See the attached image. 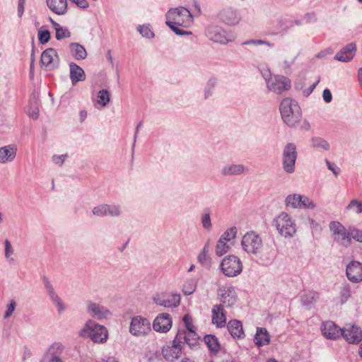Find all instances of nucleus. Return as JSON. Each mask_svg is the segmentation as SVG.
<instances>
[{
    "label": "nucleus",
    "mask_w": 362,
    "mask_h": 362,
    "mask_svg": "<svg viewBox=\"0 0 362 362\" xmlns=\"http://www.w3.org/2000/svg\"><path fill=\"white\" fill-rule=\"evenodd\" d=\"M49 8L57 15H64L67 11L66 0H47Z\"/></svg>",
    "instance_id": "obj_24"
},
{
    "label": "nucleus",
    "mask_w": 362,
    "mask_h": 362,
    "mask_svg": "<svg viewBox=\"0 0 362 362\" xmlns=\"http://www.w3.org/2000/svg\"><path fill=\"white\" fill-rule=\"evenodd\" d=\"M145 358L148 362H158V351L147 352Z\"/></svg>",
    "instance_id": "obj_57"
},
{
    "label": "nucleus",
    "mask_w": 362,
    "mask_h": 362,
    "mask_svg": "<svg viewBox=\"0 0 362 362\" xmlns=\"http://www.w3.org/2000/svg\"><path fill=\"white\" fill-rule=\"evenodd\" d=\"M16 148L13 145H8L0 148V163L11 162L16 156Z\"/></svg>",
    "instance_id": "obj_23"
},
{
    "label": "nucleus",
    "mask_w": 362,
    "mask_h": 362,
    "mask_svg": "<svg viewBox=\"0 0 362 362\" xmlns=\"http://www.w3.org/2000/svg\"><path fill=\"white\" fill-rule=\"evenodd\" d=\"M71 36V33L66 27L61 26L55 31V37L57 40H62Z\"/></svg>",
    "instance_id": "obj_47"
},
{
    "label": "nucleus",
    "mask_w": 362,
    "mask_h": 362,
    "mask_svg": "<svg viewBox=\"0 0 362 362\" xmlns=\"http://www.w3.org/2000/svg\"><path fill=\"white\" fill-rule=\"evenodd\" d=\"M47 292L52 301L57 305L58 313H61L64 310L65 306L61 298L55 292L54 287L50 288V289H47Z\"/></svg>",
    "instance_id": "obj_33"
},
{
    "label": "nucleus",
    "mask_w": 362,
    "mask_h": 362,
    "mask_svg": "<svg viewBox=\"0 0 362 362\" xmlns=\"http://www.w3.org/2000/svg\"><path fill=\"white\" fill-rule=\"evenodd\" d=\"M87 310L92 317L98 320L107 319L111 315L107 308L91 301L88 303Z\"/></svg>",
    "instance_id": "obj_17"
},
{
    "label": "nucleus",
    "mask_w": 362,
    "mask_h": 362,
    "mask_svg": "<svg viewBox=\"0 0 362 362\" xmlns=\"http://www.w3.org/2000/svg\"><path fill=\"white\" fill-rule=\"evenodd\" d=\"M88 332V336L95 343H103L108 337V332L105 327L98 324H94L92 327H88V324L86 328L81 332Z\"/></svg>",
    "instance_id": "obj_12"
},
{
    "label": "nucleus",
    "mask_w": 362,
    "mask_h": 362,
    "mask_svg": "<svg viewBox=\"0 0 362 362\" xmlns=\"http://www.w3.org/2000/svg\"><path fill=\"white\" fill-rule=\"evenodd\" d=\"M180 296L179 294H170L167 298L160 302V305L165 308H176L180 303Z\"/></svg>",
    "instance_id": "obj_31"
},
{
    "label": "nucleus",
    "mask_w": 362,
    "mask_h": 362,
    "mask_svg": "<svg viewBox=\"0 0 362 362\" xmlns=\"http://www.w3.org/2000/svg\"><path fill=\"white\" fill-rule=\"evenodd\" d=\"M211 321L217 327L221 328L226 324V317L223 311V305H215L212 308Z\"/></svg>",
    "instance_id": "obj_21"
},
{
    "label": "nucleus",
    "mask_w": 362,
    "mask_h": 362,
    "mask_svg": "<svg viewBox=\"0 0 362 362\" xmlns=\"http://www.w3.org/2000/svg\"><path fill=\"white\" fill-rule=\"evenodd\" d=\"M34 64H35V50L34 45L33 46L32 53L30 55V70H29V76L31 79L34 77Z\"/></svg>",
    "instance_id": "obj_60"
},
{
    "label": "nucleus",
    "mask_w": 362,
    "mask_h": 362,
    "mask_svg": "<svg viewBox=\"0 0 362 362\" xmlns=\"http://www.w3.org/2000/svg\"><path fill=\"white\" fill-rule=\"evenodd\" d=\"M218 18L222 22L230 25H237L241 20V16L238 11L230 7L220 11Z\"/></svg>",
    "instance_id": "obj_16"
},
{
    "label": "nucleus",
    "mask_w": 362,
    "mask_h": 362,
    "mask_svg": "<svg viewBox=\"0 0 362 362\" xmlns=\"http://www.w3.org/2000/svg\"><path fill=\"white\" fill-rule=\"evenodd\" d=\"M232 245H233V243H228L226 240L219 238L216 245V255L221 257L225 255L226 252L229 251Z\"/></svg>",
    "instance_id": "obj_34"
},
{
    "label": "nucleus",
    "mask_w": 362,
    "mask_h": 362,
    "mask_svg": "<svg viewBox=\"0 0 362 362\" xmlns=\"http://www.w3.org/2000/svg\"><path fill=\"white\" fill-rule=\"evenodd\" d=\"M44 27H42L38 30V40L42 45H45L50 40V32L48 30L43 29Z\"/></svg>",
    "instance_id": "obj_43"
},
{
    "label": "nucleus",
    "mask_w": 362,
    "mask_h": 362,
    "mask_svg": "<svg viewBox=\"0 0 362 362\" xmlns=\"http://www.w3.org/2000/svg\"><path fill=\"white\" fill-rule=\"evenodd\" d=\"M322 97L325 102L327 103H330L332 100V95L329 89H325L322 93Z\"/></svg>",
    "instance_id": "obj_62"
},
{
    "label": "nucleus",
    "mask_w": 362,
    "mask_h": 362,
    "mask_svg": "<svg viewBox=\"0 0 362 362\" xmlns=\"http://www.w3.org/2000/svg\"><path fill=\"white\" fill-rule=\"evenodd\" d=\"M265 79L268 89L274 93L281 94L291 88V81L285 76H274Z\"/></svg>",
    "instance_id": "obj_10"
},
{
    "label": "nucleus",
    "mask_w": 362,
    "mask_h": 362,
    "mask_svg": "<svg viewBox=\"0 0 362 362\" xmlns=\"http://www.w3.org/2000/svg\"><path fill=\"white\" fill-rule=\"evenodd\" d=\"M204 341L211 353L217 354L220 351L221 345L215 335L206 334L204 337Z\"/></svg>",
    "instance_id": "obj_29"
},
{
    "label": "nucleus",
    "mask_w": 362,
    "mask_h": 362,
    "mask_svg": "<svg viewBox=\"0 0 362 362\" xmlns=\"http://www.w3.org/2000/svg\"><path fill=\"white\" fill-rule=\"evenodd\" d=\"M16 307V302L14 300H11L10 303L6 305V310L4 313V318H8L14 312Z\"/></svg>",
    "instance_id": "obj_50"
},
{
    "label": "nucleus",
    "mask_w": 362,
    "mask_h": 362,
    "mask_svg": "<svg viewBox=\"0 0 362 362\" xmlns=\"http://www.w3.org/2000/svg\"><path fill=\"white\" fill-rule=\"evenodd\" d=\"M329 229L334 235V240L340 245L348 247L352 241L350 238L349 228L346 229L339 221H332L329 223Z\"/></svg>",
    "instance_id": "obj_7"
},
{
    "label": "nucleus",
    "mask_w": 362,
    "mask_h": 362,
    "mask_svg": "<svg viewBox=\"0 0 362 362\" xmlns=\"http://www.w3.org/2000/svg\"><path fill=\"white\" fill-rule=\"evenodd\" d=\"M351 286L349 284H346L341 287L339 295L341 304L346 303L349 300L351 297Z\"/></svg>",
    "instance_id": "obj_40"
},
{
    "label": "nucleus",
    "mask_w": 362,
    "mask_h": 362,
    "mask_svg": "<svg viewBox=\"0 0 362 362\" xmlns=\"http://www.w3.org/2000/svg\"><path fill=\"white\" fill-rule=\"evenodd\" d=\"M220 268L225 276L234 277L242 272L243 264L238 257L228 255L222 260Z\"/></svg>",
    "instance_id": "obj_5"
},
{
    "label": "nucleus",
    "mask_w": 362,
    "mask_h": 362,
    "mask_svg": "<svg viewBox=\"0 0 362 362\" xmlns=\"http://www.w3.org/2000/svg\"><path fill=\"white\" fill-rule=\"evenodd\" d=\"M202 223L203 227L206 230H209L211 228V222L209 213H206L203 215L202 218Z\"/></svg>",
    "instance_id": "obj_56"
},
{
    "label": "nucleus",
    "mask_w": 362,
    "mask_h": 362,
    "mask_svg": "<svg viewBox=\"0 0 362 362\" xmlns=\"http://www.w3.org/2000/svg\"><path fill=\"white\" fill-rule=\"evenodd\" d=\"M296 57H292L290 59H286L283 62V68L284 69H289L291 68V66L293 64L295 60H296Z\"/></svg>",
    "instance_id": "obj_64"
},
{
    "label": "nucleus",
    "mask_w": 362,
    "mask_h": 362,
    "mask_svg": "<svg viewBox=\"0 0 362 362\" xmlns=\"http://www.w3.org/2000/svg\"><path fill=\"white\" fill-rule=\"evenodd\" d=\"M215 84H216L215 79H210L209 81V82L207 83L206 90H205V94H204V97L206 99L208 98L209 97V95H211V90L214 88V87L215 86Z\"/></svg>",
    "instance_id": "obj_58"
},
{
    "label": "nucleus",
    "mask_w": 362,
    "mask_h": 362,
    "mask_svg": "<svg viewBox=\"0 0 362 362\" xmlns=\"http://www.w3.org/2000/svg\"><path fill=\"white\" fill-rule=\"evenodd\" d=\"M300 194H293L287 196L285 200V204L287 207L293 209L300 208Z\"/></svg>",
    "instance_id": "obj_35"
},
{
    "label": "nucleus",
    "mask_w": 362,
    "mask_h": 362,
    "mask_svg": "<svg viewBox=\"0 0 362 362\" xmlns=\"http://www.w3.org/2000/svg\"><path fill=\"white\" fill-rule=\"evenodd\" d=\"M227 328L233 338H243L245 337L243 325L240 321L233 320L227 324Z\"/></svg>",
    "instance_id": "obj_25"
},
{
    "label": "nucleus",
    "mask_w": 362,
    "mask_h": 362,
    "mask_svg": "<svg viewBox=\"0 0 362 362\" xmlns=\"http://www.w3.org/2000/svg\"><path fill=\"white\" fill-rule=\"evenodd\" d=\"M151 331V325L150 321L141 316L136 315L132 318L129 332L137 337H144Z\"/></svg>",
    "instance_id": "obj_8"
},
{
    "label": "nucleus",
    "mask_w": 362,
    "mask_h": 362,
    "mask_svg": "<svg viewBox=\"0 0 362 362\" xmlns=\"http://www.w3.org/2000/svg\"><path fill=\"white\" fill-rule=\"evenodd\" d=\"M175 338L177 339V341H182V339H183L185 343L192 349L199 345V338L195 331H189V332L178 331Z\"/></svg>",
    "instance_id": "obj_19"
},
{
    "label": "nucleus",
    "mask_w": 362,
    "mask_h": 362,
    "mask_svg": "<svg viewBox=\"0 0 362 362\" xmlns=\"http://www.w3.org/2000/svg\"><path fill=\"white\" fill-rule=\"evenodd\" d=\"M243 45H267L271 47L272 45L269 42L262 40H250L243 42Z\"/></svg>",
    "instance_id": "obj_59"
},
{
    "label": "nucleus",
    "mask_w": 362,
    "mask_h": 362,
    "mask_svg": "<svg viewBox=\"0 0 362 362\" xmlns=\"http://www.w3.org/2000/svg\"><path fill=\"white\" fill-rule=\"evenodd\" d=\"M322 334L329 339H337L341 337V328L332 321H327L322 326Z\"/></svg>",
    "instance_id": "obj_18"
},
{
    "label": "nucleus",
    "mask_w": 362,
    "mask_h": 362,
    "mask_svg": "<svg viewBox=\"0 0 362 362\" xmlns=\"http://www.w3.org/2000/svg\"><path fill=\"white\" fill-rule=\"evenodd\" d=\"M197 288V282L194 279L187 280L183 285L182 291L185 296L192 294Z\"/></svg>",
    "instance_id": "obj_39"
},
{
    "label": "nucleus",
    "mask_w": 362,
    "mask_h": 362,
    "mask_svg": "<svg viewBox=\"0 0 362 362\" xmlns=\"http://www.w3.org/2000/svg\"><path fill=\"white\" fill-rule=\"evenodd\" d=\"M105 215L112 217H117L121 214V206L116 204H105Z\"/></svg>",
    "instance_id": "obj_36"
},
{
    "label": "nucleus",
    "mask_w": 362,
    "mask_h": 362,
    "mask_svg": "<svg viewBox=\"0 0 362 362\" xmlns=\"http://www.w3.org/2000/svg\"><path fill=\"white\" fill-rule=\"evenodd\" d=\"M182 320L186 327V329L183 330L184 332H189V331H195L192 323V320L189 315H185L182 318Z\"/></svg>",
    "instance_id": "obj_53"
},
{
    "label": "nucleus",
    "mask_w": 362,
    "mask_h": 362,
    "mask_svg": "<svg viewBox=\"0 0 362 362\" xmlns=\"http://www.w3.org/2000/svg\"><path fill=\"white\" fill-rule=\"evenodd\" d=\"M348 210H354L356 214H362V202L358 199H352L346 206Z\"/></svg>",
    "instance_id": "obj_46"
},
{
    "label": "nucleus",
    "mask_w": 362,
    "mask_h": 362,
    "mask_svg": "<svg viewBox=\"0 0 362 362\" xmlns=\"http://www.w3.org/2000/svg\"><path fill=\"white\" fill-rule=\"evenodd\" d=\"M316 207V204L310 200L308 197L300 195V208L313 209Z\"/></svg>",
    "instance_id": "obj_45"
},
{
    "label": "nucleus",
    "mask_w": 362,
    "mask_h": 362,
    "mask_svg": "<svg viewBox=\"0 0 362 362\" xmlns=\"http://www.w3.org/2000/svg\"><path fill=\"white\" fill-rule=\"evenodd\" d=\"M241 245L243 249L248 254L259 256V258L264 261H270L274 257L272 252H269L263 257L262 254L263 250V242L261 237L256 233L251 231L247 233L242 239Z\"/></svg>",
    "instance_id": "obj_2"
},
{
    "label": "nucleus",
    "mask_w": 362,
    "mask_h": 362,
    "mask_svg": "<svg viewBox=\"0 0 362 362\" xmlns=\"http://www.w3.org/2000/svg\"><path fill=\"white\" fill-rule=\"evenodd\" d=\"M245 166L241 164H230L223 167L221 174L225 176L239 175L244 173Z\"/></svg>",
    "instance_id": "obj_27"
},
{
    "label": "nucleus",
    "mask_w": 362,
    "mask_h": 362,
    "mask_svg": "<svg viewBox=\"0 0 362 362\" xmlns=\"http://www.w3.org/2000/svg\"><path fill=\"white\" fill-rule=\"evenodd\" d=\"M13 254V249L11 246V242L8 240H5V257L9 261H13V258L11 257Z\"/></svg>",
    "instance_id": "obj_51"
},
{
    "label": "nucleus",
    "mask_w": 362,
    "mask_h": 362,
    "mask_svg": "<svg viewBox=\"0 0 362 362\" xmlns=\"http://www.w3.org/2000/svg\"><path fill=\"white\" fill-rule=\"evenodd\" d=\"M218 295L220 296L223 305L230 307L236 303V296L232 287H222L218 289Z\"/></svg>",
    "instance_id": "obj_20"
},
{
    "label": "nucleus",
    "mask_w": 362,
    "mask_h": 362,
    "mask_svg": "<svg viewBox=\"0 0 362 362\" xmlns=\"http://www.w3.org/2000/svg\"><path fill=\"white\" fill-rule=\"evenodd\" d=\"M353 59V56H349L341 51L337 52L336 55L334 56V59L337 61L342 62H350Z\"/></svg>",
    "instance_id": "obj_54"
},
{
    "label": "nucleus",
    "mask_w": 362,
    "mask_h": 362,
    "mask_svg": "<svg viewBox=\"0 0 362 362\" xmlns=\"http://www.w3.org/2000/svg\"><path fill=\"white\" fill-rule=\"evenodd\" d=\"M182 341H177V339L175 338L173 340L172 345H168L163 347L162 354L163 357L168 361H175L182 354Z\"/></svg>",
    "instance_id": "obj_13"
},
{
    "label": "nucleus",
    "mask_w": 362,
    "mask_h": 362,
    "mask_svg": "<svg viewBox=\"0 0 362 362\" xmlns=\"http://www.w3.org/2000/svg\"><path fill=\"white\" fill-rule=\"evenodd\" d=\"M40 64L49 70L57 69L59 66V57L55 49L49 47L41 54Z\"/></svg>",
    "instance_id": "obj_11"
},
{
    "label": "nucleus",
    "mask_w": 362,
    "mask_h": 362,
    "mask_svg": "<svg viewBox=\"0 0 362 362\" xmlns=\"http://www.w3.org/2000/svg\"><path fill=\"white\" fill-rule=\"evenodd\" d=\"M279 110L284 122L290 127H295L302 118L298 103L290 98H284L280 103Z\"/></svg>",
    "instance_id": "obj_3"
},
{
    "label": "nucleus",
    "mask_w": 362,
    "mask_h": 362,
    "mask_svg": "<svg viewBox=\"0 0 362 362\" xmlns=\"http://www.w3.org/2000/svg\"><path fill=\"white\" fill-rule=\"evenodd\" d=\"M166 25L177 35H190L191 31L186 30L193 23V16L185 7L170 9L165 15Z\"/></svg>",
    "instance_id": "obj_1"
},
{
    "label": "nucleus",
    "mask_w": 362,
    "mask_h": 362,
    "mask_svg": "<svg viewBox=\"0 0 362 362\" xmlns=\"http://www.w3.org/2000/svg\"><path fill=\"white\" fill-rule=\"evenodd\" d=\"M173 321L168 313L160 314V332H167L172 327Z\"/></svg>",
    "instance_id": "obj_32"
},
{
    "label": "nucleus",
    "mask_w": 362,
    "mask_h": 362,
    "mask_svg": "<svg viewBox=\"0 0 362 362\" xmlns=\"http://www.w3.org/2000/svg\"><path fill=\"white\" fill-rule=\"evenodd\" d=\"M137 30L142 35V37L147 39H151L155 36V34L151 30L149 25H139L137 27Z\"/></svg>",
    "instance_id": "obj_41"
},
{
    "label": "nucleus",
    "mask_w": 362,
    "mask_h": 362,
    "mask_svg": "<svg viewBox=\"0 0 362 362\" xmlns=\"http://www.w3.org/2000/svg\"><path fill=\"white\" fill-rule=\"evenodd\" d=\"M70 52L74 58L76 60L84 59L87 57V52L85 47L79 43L71 42L69 45Z\"/></svg>",
    "instance_id": "obj_28"
},
{
    "label": "nucleus",
    "mask_w": 362,
    "mask_h": 362,
    "mask_svg": "<svg viewBox=\"0 0 362 362\" xmlns=\"http://www.w3.org/2000/svg\"><path fill=\"white\" fill-rule=\"evenodd\" d=\"M349 233L351 239L353 238L357 242L362 243V230L349 227Z\"/></svg>",
    "instance_id": "obj_48"
},
{
    "label": "nucleus",
    "mask_w": 362,
    "mask_h": 362,
    "mask_svg": "<svg viewBox=\"0 0 362 362\" xmlns=\"http://www.w3.org/2000/svg\"><path fill=\"white\" fill-rule=\"evenodd\" d=\"M110 100V93L106 89H103L98 92V103L102 106L105 107Z\"/></svg>",
    "instance_id": "obj_37"
},
{
    "label": "nucleus",
    "mask_w": 362,
    "mask_h": 362,
    "mask_svg": "<svg viewBox=\"0 0 362 362\" xmlns=\"http://www.w3.org/2000/svg\"><path fill=\"white\" fill-rule=\"evenodd\" d=\"M27 113L33 119H37L39 117V110L37 107V101L30 100L29 107L27 110Z\"/></svg>",
    "instance_id": "obj_42"
},
{
    "label": "nucleus",
    "mask_w": 362,
    "mask_h": 362,
    "mask_svg": "<svg viewBox=\"0 0 362 362\" xmlns=\"http://www.w3.org/2000/svg\"><path fill=\"white\" fill-rule=\"evenodd\" d=\"M325 162L328 169L332 171L334 175L337 177L340 172V169L334 163H331L327 159L325 160Z\"/></svg>",
    "instance_id": "obj_61"
},
{
    "label": "nucleus",
    "mask_w": 362,
    "mask_h": 362,
    "mask_svg": "<svg viewBox=\"0 0 362 362\" xmlns=\"http://www.w3.org/2000/svg\"><path fill=\"white\" fill-rule=\"evenodd\" d=\"M341 336L349 344H356L362 339V331L359 327L355 325H347L344 328H341Z\"/></svg>",
    "instance_id": "obj_14"
},
{
    "label": "nucleus",
    "mask_w": 362,
    "mask_h": 362,
    "mask_svg": "<svg viewBox=\"0 0 362 362\" xmlns=\"http://www.w3.org/2000/svg\"><path fill=\"white\" fill-rule=\"evenodd\" d=\"M238 229L233 226L226 230L220 237L221 240H226L228 243H233V240L236 237Z\"/></svg>",
    "instance_id": "obj_38"
},
{
    "label": "nucleus",
    "mask_w": 362,
    "mask_h": 362,
    "mask_svg": "<svg viewBox=\"0 0 362 362\" xmlns=\"http://www.w3.org/2000/svg\"><path fill=\"white\" fill-rule=\"evenodd\" d=\"M67 158H68L67 154H62V155H54L52 156V161L55 164H57L59 166H62Z\"/></svg>",
    "instance_id": "obj_55"
},
{
    "label": "nucleus",
    "mask_w": 362,
    "mask_h": 362,
    "mask_svg": "<svg viewBox=\"0 0 362 362\" xmlns=\"http://www.w3.org/2000/svg\"><path fill=\"white\" fill-rule=\"evenodd\" d=\"M297 158L296 146L293 143L287 144L282 152V168L289 174L294 173Z\"/></svg>",
    "instance_id": "obj_6"
},
{
    "label": "nucleus",
    "mask_w": 362,
    "mask_h": 362,
    "mask_svg": "<svg viewBox=\"0 0 362 362\" xmlns=\"http://www.w3.org/2000/svg\"><path fill=\"white\" fill-rule=\"evenodd\" d=\"M272 225L279 233L284 238H291L296 232V225L292 218L286 212H281L273 221Z\"/></svg>",
    "instance_id": "obj_4"
},
{
    "label": "nucleus",
    "mask_w": 362,
    "mask_h": 362,
    "mask_svg": "<svg viewBox=\"0 0 362 362\" xmlns=\"http://www.w3.org/2000/svg\"><path fill=\"white\" fill-rule=\"evenodd\" d=\"M71 1L76 4L78 7L81 8H86L88 7L89 4L87 0H70Z\"/></svg>",
    "instance_id": "obj_63"
},
{
    "label": "nucleus",
    "mask_w": 362,
    "mask_h": 362,
    "mask_svg": "<svg viewBox=\"0 0 362 362\" xmlns=\"http://www.w3.org/2000/svg\"><path fill=\"white\" fill-rule=\"evenodd\" d=\"M312 146L315 148L324 149L325 151H328L329 149V143L321 138H313L312 139Z\"/></svg>",
    "instance_id": "obj_44"
},
{
    "label": "nucleus",
    "mask_w": 362,
    "mask_h": 362,
    "mask_svg": "<svg viewBox=\"0 0 362 362\" xmlns=\"http://www.w3.org/2000/svg\"><path fill=\"white\" fill-rule=\"evenodd\" d=\"M346 275L349 281L352 283L362 281V263L352 260L346 267Z\"/></svg>",
    "instance_id": "obj_15"
},
{
    "label": "nucleus",
    "mask_w": 362,
    "mask_h": 362,
    "mask_svg": "<svg viewBox=\"0 0 362 362\" xmlns=\"http://www.w3.org/2000/svg\"><path fill=\"white\" fill-rule=\"evenodd\" d=\"M356 50V46L354 43H349L347 45H346L341 50H340L344 54L349 55V56H353V57L355 55V52Z\"/></svg>",
    "instance_id": "obj_49"
},
{
    "label": "nucleus",
    "mask_w": 362,
    "mask_h": 362,
    "mask_svg": "<svg viewBox=\"0 0 362 362\" xmlns=\"http://www.w3.org/2000/svg\"><path fill=\"white\" fill-rule=\"evenodd\" d=\"M270 341V337L265 328L258 327L254 338V342L257 346L267 345Z\"/></svg>",
    "instance_id": "obj_26"
},
{
    "label": "nucleus",
    "mask_w": 362,
    "mask_h": 362,
    "mask_svg": "<svg viewBox=\"0 0 362 362\" xmlns=\"http://www.w3.org/2000/svg\"><path fill=\"white\" fill-rule=\"evenodd\" d=\"M205 35L211 41L221 45H226L232 41L231 36L226 30L217 25H209L205 29Z\"/></svg>",
    "instance_id": "obj_9"
},
{
    "label": "nucleus",
    "mask_w": 362,
    "mask_h": 362,
    "mask_svg": "<svg viewBox=\"0 0 362 362\" xmlns=\"http://www.w3.org/2000/svg\"><path fill=\"white\" fill-rule=\"evenodd\" d=\"M318 298V293L313 291H309L304 292L300 296V302L304 305H310L315 303Z\"/></svg>",
    "instance_id": "obj_30"
},
{
    "label": "nucleus",
    "mask_w": 362,
    "mask_h": 362,
    "mask_svg": "<svg viewBox=\"0 0 362 362\" xmlns=\"http://www.w3.org/2000/svg\"><path fill=\"white\" fill-rule=\"evenodd\" d=\"M69 66V76L73 86H75L79 81L86 80V74L83 69L74 62H70Z\"/></svg>",
    "instance_id": "obj_22"
},
{
    "label": "nucleus",
    "mask_w": 362,
    "mask_h": 362,
    "mask_svg": "<svg viewBox=\"0 0 362 362\" xmlns=\"http://www.w3.org/2000/svg\"><path fill=\"white\" fill-rule=\"evenodd\" d=\"M92 213L93 215L97 216H100V217L106 216L105 204L95 206L92 209Z\"/></svg>",
    "instance_id": "obj_52"
}]
</instances>
